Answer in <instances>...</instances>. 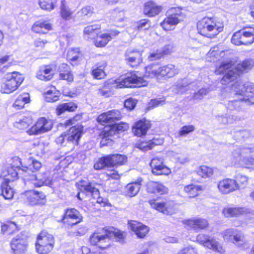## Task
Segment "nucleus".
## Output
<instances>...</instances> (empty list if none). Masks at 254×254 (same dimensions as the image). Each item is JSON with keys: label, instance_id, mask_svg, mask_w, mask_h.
Here are the masks:
<instances>
[{"label": "nucleus", "instance_id": "49530a36", "mask_svg": "<svg viewBox=\"0 0 254 254\" xmlns=\"http://www.w3.org/2000/svg\"><path fill=\"white\" fill-rule=\"evenodd\" d=\"M60 15L64 21H70L73 18V12L65 3L62 2L60 6Z\"/></svg>", "mask_w": 254, "mask_h": 254}, {"label": "nucleus", "instance_id": "58836bf2", "mask_svg": "<svg viewBox=\"0 0 254 254\" xmlns=\"http://www.w3.org/2000/svg\"><path fill=\"white\" fill-rule=\"evenodd\" d=\"M222 213L226 218L237 217L246 213V210L242 207L226 206L223 208Z\"/></svg>", "mask_w": 254, "mask_h": 254}, {"label": "nucleus", "instance_id": "7ed1b4c3", "mask_svg": "<svg viewBox=\"0 0 254 254\" xmlns=\"http://www.w3.org/2000/svg\"><path fill=\"white\" fill-rule=\"evenodd\" d=\"M146 190L148 194L158 193L160 195L151 196L147 202L151 209L164 214L169 215L175 209L174 200L162 195L169 193V189L160 181H149L146 185Z\"/></svg>", "mask_w": 254, "mask_h": 254}, {"label": "nucleus", "instance_id": "c03bdc74", "mask_svg": "<svg viewBox=\"0 0 254 254\" xmlns=\"http://www.w3.org/2000/svg\"><path fill=\"white\" fill-rule=\"evenodd\" d=\"M243 28L235 32L232 36L231 43L236 46H248L245 34Z\"/></svg>", "mask_w": 254, "mask_h": 254}, {"label": "nucleus", "instance_id": "338daca9", "mask_svg": "<svg viewBox=\"0 0 254 254\" xmlns=\"http://www.w3.org/2000/svg\"><path fill=\"white\" fill-rule=\"evenodd\" d=\"M93 8L90 6H86L80 9V13L81 16H90L93 13Z\"/></svg>", "mask_w": 254, "mask_h": 254}, {"label": "nucleus", "instance_id": "dca6fc26", "mask_svg": "<svg viewBox=\"0 0 254 254\" xmlns=\"http://www.w3.org/2000/svg\"><path fill=\"white\" fill-rule=\"evenodd\" d=\"M53 125L54 123L52 120L44 117H40L27 131V132L30 135L44 133L51 130Z\"/></svg>", "mask_w": 254, "mask_h": 254}, {"label": "nucleus", "instance_id": "aec40b11", "mask_svg": "<svg viewBox=\"0 0 254 254\" xmlns=\"http://www.w3.org/2000/svg\"><path fill=\"white\" fill-rule=\"evenodd\" d=\"M124 57L126 64L132 68L139 66L143 62L142 53L138 50L127 49L125 52Z\"/></svg>", "mask_w": 254, "mask_h": 254}, {"label": "nucleus", "instance_id": "9d476101", "mask_svg": "<svg viewBox=\"0 0 254 254\" xmlns=\"http://www.w3.org/2000/svg\"><path fill=\"white\" fill-rule=\"evenodd\" d=\"M56 241L54 236L46 230L38 234L35 243L36 252L38 254H49L53 251Z\"/></svg>", "mask_w": 254, "mask_h": 254}, {"label": "nucleus", "instance_id": "5701e85b", "mask_svg": "<svg viewBox=\"0 0 254 254\" xmlns=\"http://www.w3.org/2000/svg\"><path fill=\"white\" fill-rule=\"evenodd\" d=\"M151 127L150 121L145 118H142L134 123L131 127V131L134 136L142 137L146 135Z\"/></svg>", "mask_w": 254, "mask_h": 254}, {"label": "nucleus", "instance_id": "4c0bfd02", "mask_svg": "<svg viewBox=\"0 0 254 254\" xmlns=\"http://www.w3.org/2000/svg\"><path fill=\"white\" fill-rule=\"evenodd\" d=\"M110 168H117L125 165L127 160L126 155L116 153L107 155Z\"/></svg>", "mask_w": 254, "mask_h": 254}, {"label": "nucleus", "instance_id": "2f4dec72", "mask_svg": "<svg viewBox=\"0 0 254 254\" xmlns=\"http://www.w3.org/2000/svg\"><path fill=\"white\" fill-rule=\"evenodd\" d=\"M217 188L219 191L224 194L237 190L235 181L230 178H225L219 181L218 183Z\"/></svg>", "mask_w": 254, "mask_h": 254}, {"label": "nucleus", "instance_id": "c85d7f7f", "mask_svg": "<svg viewBox=\"0 0 254 254\" xmlns=\"http://www.w3.org/2000/svg\"><path fill=\"white\" fill-rule=\"evenodd\" d=\"M163 10L161 5H158L152 0L144 2L143 6V14L148 17H154L159 15Z\"/></svg>", "mask_w": 254, "mask_h": 254}, {"label": "nucleus", "instance_id": "6e6d98bb", "mask_svg": "<svg viewBox=\"0 0 254 254\" xmlns=\"http://www.w3.org/2000/svg\"><path fill=\"white\" fill-rule=\"evenodd\" d=\"M38 3L42 9L50 11L55 8L56 1L54 0H39Z\"/></svg>", "mask_w": 254, "mask_h": 254}, {"label": "nucleus", "instance_id": "79ce46f5", "mask_svg": "<svg viewBox=\"0 0 254 254\" xmlns=\"http://www.w3.org/2000/svg\"><path fill=\"white\" fill-rule=\"evenodd\" d=\"M30 102V94L28 92H23L17 97L12 106L16 110H21L24 108L25 104Z\"/></svg>", "mask_w": 254, "mask_h": 254}, {"label": "nucleus", "instance_id": "37998d69", "mask_svg": "<svg viewBox=\"0 0 254 254\" xmlns=\"http://www.w3.org/2000/svg\"><path fill=\"white\" fill-rule=\"evenodd\" d=\"M195 172L201 179H209L212 178L214 174V168L205 165H201L197 167Z\"/></svg>", "mask_w": 254, "mask_h": 254}, {"label": "nucleus", "instance_id": "bf43d9fd", "mask_svg": "<svg viewBox=\"0 0 254 254\" xmlns=\"http://www.w3.org/2000/svg\"><path fill=\"white\" fill-rule=\"evenodd\" d=\"M88 231V229L84 225H80L76 227L73 232V235L77 237L84 236Z\"/></svg>", "mask_w": 254, "mask_h": 254}, {"label": "nucleus", "instance_id": "f8f14e48", "mask_svg": "<svg viewBox=\"0 0 254 254\" xmlns=\"http://www.w3.org/2000/svg\"><path fill=\"white\" fill-rule=\"evenodd\" d=\"M116 87L118 88H139L146 86L147 82L142 76L137 75L135 71H131L127 73L122 79H117L115 81Z\"/></svg>", "mask_w": 254, "mask_h": 254}, {"label": "nucleus", "instance_id": "cd10ccee", "mask_svg": "<svg viewBox=\"0 0 254 254\" xmlns=\"http://www.w3.org/2000/svg\"><path fill=\"white\" fill-rule=\"evenodd\" d=\"M107 66L108 64L105 60H101L96 63L90 71V74L93 78L97 80L105 79L107 75L106 73Z\"/></svg>", "mask_w": 254, "mask_h": 254}, {"label": "nucleus", "instance_id": "680f3d73", "mask_svg": "<svg viewBox=\"0 0 254 254\" xmlns=\"http://www.w3.org/2000/svg\"><path fill=\"white\" fill-rule=\"evenodd\" d=\"M221 53V51L219 50V48L217 46H214L209 50L208 57L211 60H214L218 58Z\"/></svg>", "mask_w": 254, "mask_h": 254}, {"label": "nucleus", "instance_id": "6ab92c4d", "mask_svg": "<svg viewBox=\"0 0 254 254\" xmlns=\"http://www.w3.org/2000/svg\"><path fill=\"white\" fill-rule=\"evenodd\" d=\"M12 254H27L28 243L27 239L20 235L13 237L9 243Z\"/></svg>", "mask_w": 254, "mask_h": 254}, {"label": "nucleus", "instance_id": "09e8293b", "mask_svg": "<svg viewBox=\"0 0 254 254\" xmlns=\"http://www.w3.org/2000/svg\"><path fill=\"white\" fill-rule=\"evenodd\" d=\"M109 168H110V166L107 155L99 158L93 165V168L97 171Z\"/></svg>", "mask_w": 254, "mask_h": 254}, {"label": "nucleus", "instance_id": "3c124183", "mask_svg": "<svg viewBox=\"0 0 254 254\" xmlns=\"http://www.w3.org/2000/svg\"><path fill=\"white\" fill-rule=\"evenodd\" d=\"M234 180L237 188V190H239L245 188L248 185L249 179L246 176L238 174Z\"/></svg>", "mask_w": 254, "mask_h": 254}, {"label": "nucleus", "instance_id": "b1692460", "mask_svg": "<svg viewBox=\"0 0 254 254\" xmlns=\"http://www.w3.org/2000/svg\"><path fill=\"white\" fill-rule=\"evenodd\" d=\"M127 224L138 238L144 239L148 236L150 229L147 225L139 221L132 220L128 221Z\"/></svg>", "mask_w": 254, "mask_h": 254}, {"label": "nucleus", "instance_id": "1a4fd4ad", "mask_svg": "<svg viewBox=\"0 0 254 254\" xmlns=\"http://www.w3.org/2000/svg\"><path fill=\"white\" fill-rule=\"evenodd\" d=\"M24 80L23 75L18 71L7 73L2 79L0 91L2 94H9L16 91Z\"/></svg>", "mask_w": 254, "mask_h": 254}, {"label": "nucleus", "instance_id": "e2e57ef3", "mask_svg": "<svg viewBox=\"0 0 254 254\" xmlns=\"http://www.w3.org/2000/svg\"><path fill=\"white\" fill-rule=\"evenodd\" d=\"M137 102V100L132 98L126 99L124 102V107L128 111L133 110Z\"/></svg>", "mask_w": 254, "mask_h": 254}, {"label": "nucleus", "instance_id": "603ef678", "mask_svg": "<svg viewBox=\"0 0 254 254\" xmlns=\"http://www.w3.org/2000/svg\"><path fill=\"white\" fill-rule=\"evenodd\" d=\"M41 167L42 164L39 161L33 160L28 166H21V170L25 173H30L38 171Z\"/></svg>", "mask_w": 254, "mask_h": 254}, {"label": "nucleus", "instance_id": "393cba45", "mask_svg": "<svg viewBox=\"0 0 254 254\" xmlns=\"http://www.w3.org/2000/svg\"><path fill=\"white\" fill-rule=\"evenodd\" d=\"M164 143V139L160 137H154L151 139L139 140L135 145L136 148L145 152L151 150L155 146L161 145Z\"/></svg>", "mask_w": 254, "mask_h": 254}, {"label": "nucleus", "instance_id": "4468645a", "mask_svg": "<svg viewBox=\"0 0 254 254\" xmlns=\"http://www.w3.org/2000/svg\"><path fill=\"white\" fill-rule=\"evenodd\" d=\"M171 10V13L160 23L162 29L165 32L175 30L176 26L180 22V18L183 15L182 8L173 7Z\"/></svg>", "mask_w": 254, "mask_h": 254}, {"label": "nucleus", "instance_id": "ddd939ff", "mask_svg": "<svg viewBox=\"0 0 254 254\" xmlns=\"http://www.w3.org/2000/svg\"><path fill=\"white\" fill-rule=\"evenodd\" d=\"M21 198L27 205L30 206H42L47 201V195L41 190H30L21 194Z\"/></svg>", "mask_w": 254, "mask_h": 254}, {"label": "nucleus", "instance_id": "ea45409f", "mask_svg": "<svg viewBox=\"0 0 254 254\" xmlns=\"http://www.w3.org/2000/svg\"><path fill=\"white\" fill-rule=\"evenodd\" d=\"M44 95L46 102L53 103L60 100L61 93L55 86L49 85L47 87V90L44 93Z\"/></svg>", "mask_w": 254, "mask_h": 254}, {"label": "nucleus", "instance_id": "f03ea898", "mask_svg": "<svg viewBox=\"0 0 254 254\" xmlns=\"http://www.w3.org/2000/svg\"><path fill=\"white\" fill-rule=\"evenodd\" d=\"M123 117L121 112L116 109L103 112L97 116V122L104 127L98 134L101 147L112 145L114 143L112 137L114 135L123 133L129 129L128 123L125 122L116 123L121 120Z\"/></svg>", "mask_w": 254, "mask_h": 254}, {"label": "nucleus", "instance_id": "f704fd0d", "mask_svg": "<svg viewBox=\"0 0 254 254\" xmlns=\"http://www.w3.org/2000/svg\"><path fill=\"white\" fill-rule=\"evenodd\" d=\"M77 108V103L73 101L60 103L56 106L55 112L57 116H60L65 112H74Z\"/></svg>", "mask_w": 254, "mask_h": 254}, {"label": "nucleus", "instance_id": "412c9836", "mask_svg": "<svg viewBox=\"0 0 254 254\" xmlns=\"http://www.w3.org/2000/svg\"><path fill=\"white\" fill-rule=\"evenodd\" d=\"M150 166L152 173L155 176H168L171 173V170L165 165L161 158H153Z\"/></svg>", "mask_w": 254, "mask_h": 254}, {"label": "nucleus", "instance_id": "bb28decb", "mask_svg": "<svg viewBox=\"0 0 254 254\" xmlns=\"http://www.w3.org/2000/svg\"><path fill=\"white\" fill-rule=\"evenodd\" d=\"M55 70V66L53 64H44L39 67L36 76L42 81H49L54 78Z\"/></svg>", "mask_w": 254, "mask_h": 254}, {"label": "nucleus", "instance_id": "a211bd4d", "mask_svg": "<svg viewBox=\"0 0 254 254\" xmlns=\"http://www.w3.org/2000/svg\"><path fill=\"white\" fill-rule=\"evenodd\" d=\"M13 162L16 165H11L3 171L4 179L3 182L10 183L17 180L18 177V171L21 170L22 164L21 159L17 157L14 156L12 158Z\"/></svg>", "mask_w": 254, "mask_h": 254}, {"label": "nucleus", "instance_id": "7c9ffc66", "mask_svg": "<svg viewBox=\"0 0 254 254\" xmlns=\"http://www.w3.org/2000/svg\"><path fill=\"white\" fill-rule=\"evenodd\" d=\"M59 78L64 80L68 84H71L74 80V75L72 70L67 64H62L59 68Z\"/></svg>", "mask_w": 254, "mask_h": 254}, {"label": "nucleus", "instance_id": "72a5a7b5", "mask_svg": "<svg viewBox=\"0 0 254 254\" xmlns=\"http://www.w3.org/2000/svg\"><path fill=\"white\" fill-rule=\"evenodd\" d=\"M20 230L18 224L14 221L7 220L0 225V233L3 235L11 236Z\"/></svg>", "mask_w": 254, "mask_h": 254}, {"label": "nucleus", "instance_id": "a19ab883", "mask_svg": "<svg viewBox=\"0 0 254 254\" xmlns=\"http://www.w3.org/2000/svg\"><path fill=\"white\" fill-rule=\"evenodd\" d=\"M203 190V189L202 186L193 184L186 185L184 188V191L190 198L198 196Z\"/></svg>", "mask_w": 254, "mask_h": 254}, {"label": "nucleus", "instance_id": "e433bc0d", "mask_svg": "<svg viewBox=\"0 0 254 254\" xmlns=\"http://www.w3.org/2000/svg\"><path fill=\"white\" fill-rule=\"evenodd\" d=\"M171 53L172 48L171 46L166 45L150 53L148 56L147 59L150 62L159 60L163 58L165 56L170 55Z\"/></svg>", "mask_w": 254, "mask_h": 254}, {"label": "nucleus", "instance_id": "0e129e2a", "mask_svg": "<svg viewBox=\"0 0 254 254\" xmlns=\"http://www.w3.org/2000/svg\"><path fill=\"white\" fill-rule=\"evenodd\" d=\"M82 117V114H76L72 118L68 119L64 122V125L65 127L72 126L75 122L80 120Z\"/></svg>", "mask_w": 254, "mask_h": 254}, {"label": "nucleus", "instance_id": "423d86ee", "mask_svg": "<svg viewBox=\"0 0 254 254\" xmlns=\"http://www.w3.org/2000/svg\"><path fill=\"white\" fill-rule=\"evenodd\" d=\"M197 33L208 39H214L223 31V22L214 17H204L196 23Z\"/></svg>", "mask_w": 254, "mask_h": 254}, {"label": "nucleus", "instance_id": "0eeeda50", "mask_svg": "<svg viewBox=\"0 0 254 254\" xmlns=\"http://www.w3.org/2000/svg\"><path fill=\"white\" fill-rule=\"evenodd\" d=\"M83 133L84 128L82 125L73 126L58 136L55 141L57 144L63 145L66 141L67 145H70L74 149L79 145Z\"/></svg>", "mask_w": 254, "mask_h": 254}, {"label": "nucleus", "instance_id": "052dcab7", "mask_svg": "<svg viewBox=\"0 0 254 254\" xmlns=\"http://www.w3.org/2000/svg\"><path fill=\"white\" fill-rule=\"evenodd\" d=\"M165 103V98L163 97L162 98L158 99L155 98L150 100L148 104L149 107L151 108H154L157 107L160 105H163Z\"/></svg>", "mask_w": 254, "mask_h": 254}, {"label": "nucleus", "instance_id": "13d9d810", "mask_svg": "<svg viewBox=\"0 0 254 254\" xmlns=\"http://www.w3.org/2000/svg\"><path fill=\"white\" fill-rule=\"evenodd\" d=\"M195 128L192 125L183 126L178 131V136L182 137L194 131Z\"/></svg>", "mask_w": 254, "mask_h": 254}, {"label": "nucleus", "instance_id": "de8ad7c7", "mask_svg": "<svg viewBox=\"0 0 254 254\" xmlns=\"http://www.w3.org/2000/svg\"><path fill=\"white\" fill-rule=\"evenodd\" d=\"M9 183L7 182L2 181L0 186L1 194L5 199H11L14 195V191L9 186Z\"/></svg>", "mask_w": 254, "mask_h": 254}, {"label": "nucleus", "instance_id": "5fc2aeb1", "mask_svg": "<svg viewBox=\"0 0 254 254\" xmlns=\"http://www.w3.org/2000/svg\"><path fill=\"white\" fill-rule=\"evenodd\" d=\"M246 39L249 45L254 43V25L246 26L243 28Z\"/></svg>", "mask_w": 254, "mask_h": 254}, {"label": "nucleus", "instance_id": "4be33fe9", "mask_svg": "<svg viewBox=\"0 0 254 254\" xmlns=\"http://www.w3.org/2000/svg\"><path fill=\"white\" fill-rule=\"evenodd\" d=\"M81 191L85 192L90 193L93 198L97 199V203L101 206H111V204L108 200L99 196V190L95 188L91 182H88L87 184L81 186Z\"/></svg>", "mask_w": 254, "mask_h": 254}, {"label": "nucleus", "instance_id": "c9c22d12", "mask_svg": "<svg viewBox=\"0 0 254 254\" xmlns=\"http://www.w3.org/2000/svg\"><path fill=\"white\" fill-rule=\"evenodd\" d=\"M143 179L138 178L135 181L127 184L125 188V195L129 197L135 196L139 192Z\"/></svg>", "mask_w": 254, "mask_h": 254}, {"label": "nucleus", "instance_id": "f257e3e1", "mask_svg": "<svg viewBox=\"0 0 254 254\" xmlns=\"http://www.w3.org/2000/svg\"><path fill=\"white\" fill-rule=\"evenodd\" d=\"M254 66V61L246 59L236 64L232 60L222 62L214 70L216 75H223L220 79L221 84L232 90L237 91L242 85L241 75L247 73Z\"/></svg>", "mask_w": 254, "mask_h": 254}, {"label": "nucleus", "instance_id": "4d7b16f0", "mask_svg": "<svg viewBox=\"0 0 254 254\" xmlns=\"http://www.w3.org/2000/svg\"><path fill=\"white\" fill-rule=\"evenodd\" d=\"M49 43L48 40L41 37H38L33 41V45L36 50L41 51L44 50L46 45Z\"/></svg>", "mask_w": 254, "mask_h": 254}, {"label": "nucleus", "instance_id": "2eb2a0df", "mask_svg": "<svg viewBox=\"0 0 254 254\" xmlns=\"http://www.w3.org/2000/svg\"><path fill=\"white\" fill-rule=\"evenodd\" d=\"M185 228L195 232L206 230L209 227L208 220L204 218L196 217L187 218L182 221Z\"/></svg>", "mask_w": 254, "mask_h": 254}, {"label": "nucleus", "instance_id": "774afa93", "mask_svg": "<svg viewBox=\"0 0 254 254\" xmlns=\"http://www.w3.org/2000/svg\"><path fill=\"white\" fill-rule=\"evenodd\" d=\"M178 254H197L194 248L188 246L182 249Z\"/></svg>", "mask_w": 254, "mask_h": 254}, {"label": "nucleus", "instance_id": "a878e982", "mask_svg": "<svg viewBox=\"0 0 254 254\" xmlns=\"http://www.w3.org/2000/svg\"><path fill=\"white\" fill-rule=\"evenodd\" d=\"M224 240L231 242L233 244H238L243 242L245 235L241 231L234 228H228L221 233Z\"/></svg>", "mask_w": 254, "mask_h": 254}, {"label": "nucleus", "instance_id": "39448f33", "mask_svg": "<svg viewBox=\"0 0 254 254\" xmlns=\"http://www.w3.org/2000/svg\"><path fill=\"white\" fill-rule=\"evenodd\" d=\"M100 24H92L86 26L83 30V37L87 40L91 41L97 48L105 47L113 39L120 33L116 29L106 30L101 33Z\"/></svg>", "mask_w": 254, "mask_h": 254}, {"label": "nucleus", "instance_id": "c756f323", "mask_svg": "<svg viewBox=\"0 0 254 254\" xmlns=\"http://www.w3.org/2000/svg\"><path fill=\"white\" fill-rule=\"evenodd\" d=\"M32 32L37 34H46L53 30V25L48 20H38L32 25Z\"/></svg>", "mask_w": 254, "mask_h": 254}, {"label": "nucleus", "instance_id": "6e6552de", "mask_svg": "<svg viewBox=\"0 0 254 254\" xmlns=\"http://www.w3.org/2000/svg\"><path fill=\"white\" fill-rule=\"evenodd\" d=\"M157 64H151L145 67L144 76L149 78L162 77L170 78L179 73V70L173 64H168L160 67Z\"/></svg>", "mask_w": 254, "mask_h": 254}, {"label": "nucleus", "instance_id": "8fccbe9b", "mask_svg": "<svg viewBox=\"0 0 254 254\" xmlns=\"http://www.w3.org/2000/svg\"><path fill=\"white\" fill-rule=\"evenodd\" d=\"M32 123L33 120L31 118L24 117L19 121L16 122L14 126L19 130H27V131L30 128V127Z\"/></svg>", "mask_w": 254, "mask_h": 254}, {"label": "nucleus", "instance_id": "864d4df0", "mask_svg": "<svg viewBox=\"0 0 254 254\" xmlns=\"http://www.w3.org/2000/svg\"><path fill=\"white\" fill-rule=\"evenodd\" d=\"M151 21L147 18L141 19L136 22L135 29L140 31L143 30L148 31L152 28Z\"/></svg>", "mask_w": 254, "mask_h": 254}, {"label": "nucleus", "instance_id": "20e7f679", "mask_svg": "<svg viewBox=\"0 0 254 254\" xmlns=\"http://www.w3.org/2000/svg\"><path fill=\"white\" fill-rule=\"evenodd\" d=\"M126 236V233L119 230H111L103 228L101 231L93 233L89 238L90 246L95 247L99 251H105L112 246L111 239L114 237L119 241H123Z\"/></svg>", "mask_w": 254, "mask_h": 254}, {"label": "nucleus", "instance_id": "9b49d317", "mask_svg": "<svg viewBox=\"0 0 254 254\" xmlns=\"http://www.w3.org/2000/svg\"><path fill=\"white\" fill-rule=\"evenodd\" d=\"M83 216L81 212L74 207H67L58 222L67 229H72L83 221Z\"/></svg>", "mask_w": 254, "mask_h": 254}, {"label": "nucleus", "instance_id": "f3484780", "mask_svg": "<svg viewBox=\"0 0 254 254\" xmlns=\"http://www.w3.org/2000/svg\"><path fill=\"white\" fill-rule=\"evenodd\" d=\"M197 241L204 247L214 252L223 253L225 249L215 239L205 234H199L196 237Z\"/></svg>", "mask_w": 254, "mask_h": 254}, {"label": "nucleus", "instance_id": "69168bd1", "mask_svg": "<svg viewBox=\"0 0 254 254\" xmlns=\"http://www.w3.org/2000/svg\"><path fill=\"white\" fill-rule=\"evenodd\" d=\"M52 184V181L48 178L44 179V180L42 179L38 182L33 183V186L35 188H39L45 185L50 186Z\"/></svg>", "mask_w": 254, "mask_h": 254}, {"label": "nucleus", "instance_id": "a18cd8bd", "mask_svg": "<svg viewBox=\"0 0 254 254\" xmlns=\"http://www.w3.org/2000/svg\"><path fill=\"white\" fill-rule=\"evenodd\" d=\"M245 96L240 101L247 102L251 104L254 103V83H249L244 85Z\"/></svg>", "mask_w": 254, "mask_h": 254}, {"label": "nucleus", "instance_id": "473e14b6", "mask_svg": "<svg viewBox=\"0 0 254 254\" xmlns=\"http://www.w3.org/2000/svg\"><path fill=\"white\" fill-rule=\"evenodd\" d=\"M66 58L69 63L74 66L81 64L83 56L78 48H72L68 51Z\"/></svg>", "mask_w": 254, "mask_h": 254}]
</instances>
